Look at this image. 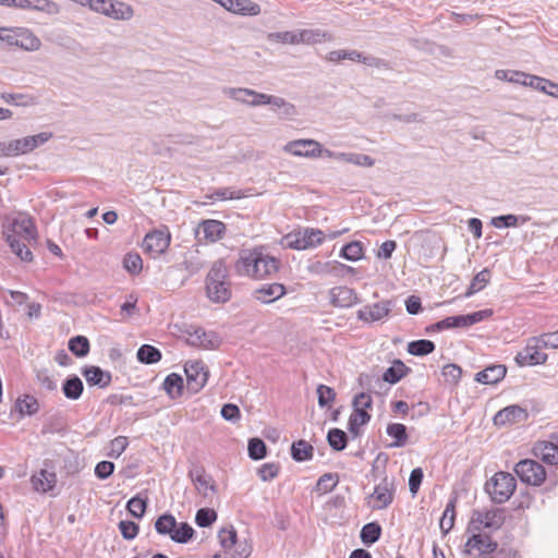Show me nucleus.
<instances>
[{
	"instance_id": "603ef678",
	"label": "nucleus",
	"mask_w": 558,
	"mask_h": 558,
	"mask_svg": "<svg viewBox=\"0 0 558 558\" xmlns=\"http://www.w3.org/2000/svg\"><path fill=\"white\" fill-rule=\"evenodd\" d=\"M371 415L366 411L354 409L349 418V430L357 436L360 434L359 427L369 422Z\"/></svg>"
},
{
	"instance_id": "de8ad7c7",
	"label": "nucleus",
	"mask_w": 558,
	"mask_h": 558,
	"mask_svg": "<svg viewBox=\"0 0 558 558\" xmlns=\"http://www.w3.org/2000/svg\"><path fill=\"white\" fill-rule=\"evenodd\" d=\"M174 527H177V520L170 513L161 514L155 522V530L160 535L171 536Z\"/></svg>"
},
{
	"instance_id": "052dcab7",
	"label": "nucleus",
	"mask_w": 558,
	"mask_h": 558,
	"mask_svg": "<svg viewBox=\"0 0 558 558\" xmlns=\"http://www.w3.org/2000/svg\"><path fill=\"white\" fill-rule=\"evenodd\" d=\"M123 267L133 275L141 272L143 268L142 257L137 253H128L123 259Z\"/></svg>"
},
{
	"instance_id": "4d7b16f0",
	"label": "nucleus",
	"mask_w": 558,
	"mask_h": 558,
	"mask_svg": "<svg viewBox=\"0 0 558 558\" xmlns=\"http://www.w3.org/2000/svg\"><path fill=\"white\" fill-rule=\"evenodd\" d=\"M337 484H338V475L337 474L325 473L324 475H322L318 478V481L316 483L315 490L318 494H327V493L331 492L336 487Z\"/></svg>"
},
{
	"instance_id": "9d476101",
	"label": "nucleus",
	"mask_w": 558,
	"mask_h": 558,
	"mask_svg": "<svg viewBox=\"0 0 558 558\" xmlns=\"http://www.w3.org/2000/svg\"><path fill=\"white\" fill-rule=\"evenodd\" d=\"M543 345L537 337L531 338L525 348L518 352L515 356L517 364L520 366L544 364L548 356L541 351Z\"/></svg>"
},
{
	"instance_id": "c756f323",
	"label": "nucleus",
	"mask_w": 558,
	"mask_h": 558,
	"mask_svg": "<svg viewBox=\"0 0 558 558\" xmlns=\"http://www.w3.org/2000/svg\"><path fill=\"white\" fill-rule=\"evenodd\" d=\"M227 10L240 14L255 16L260 13V7L252 0H229Z\"/></svg>"
},
{
	"instance_id": "aec40b11",
	"label": "nucleus",
	"mask_w": 558,
	"mask_h": 558,
	"mask_svg": "<svg viewBox=\"0 0 558 558\" xmlns=\"http://www.w3.org/2000/svg\"><path fill=\"white\" fill-rule=\"evenodd\" d=\"M330 304L335 307H351L360 302L357 293L349 287H335L329 290Z\"/></svg>"
},
{
	"instance_id": "f3484780",
	"label": "nucleus",
	"mask_w": 558,
	"mask_h": 558,
	"mask_svg": "<svg viewBox=\"0 0 558 558\" xmlns=\"http://www.w3.org/2000/svg\"><path fill=\"white\" fill-rule=\"evenodd\" d=\"M170 233L161 230H154L147 233L143 241V248L154 257L165 253L170 244Z\"/></svg>"
},
{
	"instance_id": "9b49d317",
	"label": "nucleus",
	"mask_w": 558,
	"mask_h": 558,
	"mask_svg": "<svg viewBox=\"0 0 558 558\" xmlns=\"http://www.w3.org/2000/svg\"><path fill=\"white\" fill-rule=\"evenodd\" d=\"M192 330H186L187 343L193 347H198L206 350L217 349L221 340L214 331H205L201 327H191Z\"/></svg>"
},
{
	"instance_id": "39448f33",
	"label": "nucleus",
	"mask_w": 558,
	"mask_h": 558,
	"mask_svg": "<svg viewBox=\"0 0 558 558\" xmlns=\"http://www.w3.org/2000/svg\"><path fill=\"white\" fill-rule=\"evenodd\" d=\"M493 315V311L489 308L473 312L471 314L466 315H457V316H449L445 319H441L435 324H433L430 327L427 328L428 331H441L444 329H450V328H466L470 326H473L480 322H483L484 319L490 317Z\"/></svg>"
},
{
	"instance_id": "37998d69",
	"label": "nucleus",
	"mask_w": 558,
	"mask_h": 558,
	"mask_svg": "<svg viewBox=\"0 0 558 558\" xmlns=\"http://www.w3.org/2000/svg\"><path fill=\"white\" fill-rule=\"evenodd\" d=\"M137 360L144 364H154L161 360V352L150 344H143L137 350Z\"/></svg>"
},
{
	"instance_id": "cd10ccee",
	"label": "nucleus",
	"mask_w": 558,
	"mask_h": 558,
	"mask_svg": "<svg viewBox=\"0 0 558 558\" xmlns=\"http://www.w3.org/2000/svg\"><path fill=\"white\" fill-rule=\"evenodd\" d=\"M31 482L33 488L39 493H47L51 490L56 483L57 476L53 472H49L47 470H40L38 473L32 475Z\"/></svg>"
},
{
	"instance_id": "3c124183",
	"label": "nucleus",
	"mask_w": 558,
	"mask_h": 558,
	"mask_svg": "<svg viewBox=\"0 0 558 558\" xmlns=\"http://www.w3.org/2000/svg\"><path fill=\"white\" fill-rule=\"evenodd\" d=\"M194 535L193 527L186 522H177V527H174L170 538L173 542L185 544L187 543Z\"/></svg>"
},
{
	"instance_id": "20e7f679",
	"label": "nucleus",
	"mask_w": 558,
	"mask_h": 558,
	"mask_svg": "<svg viewBox=\"0 0 558 558\" xmlns=\"http://www.w3.org/2000/svg\"><path fill=\"white\" fill-rule=\"evenodd\" d=\"M517 487V481L508 472H497L485 484V492L495 504H504L510 499Z\"/></svg>"
},
{
	"instance_id": "0eeeda50",
	"label": "nucleus",
	"mask_w": 558,
	"mask_h": 558,
	"mask_svg": "<svg viewBox=\"0 0 558 558\" xmlns=\"http://www.w3.org/2000/svg\"><path fill=\"white\" fill-rule=\"evenodd\" d=\"M325 233L319 229L305 228L298 232L289 233L284 240L287 246L294 250H306L323 243Z\"/></svg>"
},
{
	"instance_id": "ddd939ff",
	"label": "nucleus",
	"mask_w": 558,
	"mask_h": 558,
	"mask_svg": "<svg viewBox=\"0 0 558 558\" xmlns=\"http://www.w3.org/2000/svg\"><path fill=\"white\" fill-rule=\"evenodd\" d=\"M395 490V482L388 477L383 478V481L375 486L371 495V498L375 500L373 509L383 510L388 508L393 501Z\"/></svg>"
},
{
	"instance_id": "7c9ffc66",
	"label": "nucleus",
	"mask_w": 558,
	"mask_h": 558,
	"mask_svg": "<svg viewBox=\"0 0 558 558\" xmlns=\"http://www.w3.org/2000/svg\"><path fill=\"white\" fill-rule=\"evenodd\" d=\"M162 387L169 398L174 400L182 396L184 388L183 378L177 373H171L165 378Z\"/></svg>"
},
{
	"instance_id": "c03bdc74",
	"label": "nucleus",
	"mask_w": 558,
	"mask_h": 558,
	"mask_svg": "<svg viewBox=\"0 0 558 558\" xmlns=\"http://www.w3.org/2000/svg\"><path fill=\"white\" fill-rule=\"evenodd\" d=\"M435 350V343L427 339L414 340L408 343V352L415 356L427 355Z\"/></svg>"
},
{
	"instance_id": "e2e57ef3",
	"label": "nucleus",
	"mask_w": 558,
	"mask_h": 558,
	"mask_svg": "<svg viewBox=\"0 0 558 558\" xmlns=\"http://www.w3.org/2000/svg\"><path fill=\"white\" fill-rule=\"evenodd\" d=\"M147 502L145 499L135 496L126 504V509L134 518H142L146 511Z\"/></svg>"
},
{
	"instance_id": "338daca9",
	"label": "nucleus",
	"mask_w": 558,
	"mask_h": 558,
	"mask_svg": "<svg viewBox=\"0 0 558 558\" xmlns=\"http://www.w3.org/2000/svg\"><path fill=\"white\" fill-rule=\"evenodd\" d=\"M129 445L128 438L124 436H118L110 441V450L108 456L110 458H119Z\"/></svg>"
},
{
	"instance_id": "b1692460",
	"label": "nucleus",
	"mask_w": 558,
	"mask_h": 558,
	"mask_svg": "<svg viewBox=\"0 0 558 558\" xmlns=\"http://www.w3.org/2000/svg\"><path fill=\"white\" fill-rule=\"evenodd\" d=\"M82 375L90 386L106 388L111 384L112 376L109 372L102 371L99 366H86Z\"/></svg>"
},
{
	"instance_id": "423d86ee",
	"label": "nucleus",
	"mask_w": 558,
	"mask_h": 558,
	"mask_svg": "<svg viewBox=\"0 0 558 558\" xmlns=\"http://www.w3.org/2000/svg\"><path fill=\"white\" fill-rule=\"evenodd\" d=\"M505 522L502 509L473 510L468 532H480L483 529L498 530Z\"/></svg>"
},
{
	"instance_id": "f704fd0d",
	"label": "nucleus",
	"mask_w": 558,
	"mask_h": 558,
	"mask_svg": "<svg viewBox=\"0 0 558 558\" xmlns=\"http://www.w3.org/2000/svg\"><path fill=\"white\" fill-rule=\"evenodd\" d=\"M299 44L314 45L325 40H330V35L322 29H298Z\"/></svg>"
},
{
	"instance_id": "13d9d810",
	"label": "nucleus",
	"mask_w": 558,
	"mask_h": 558,
	"mask_svg": "<svg viewBox=\"0 0 558 558\" xmlns=\"http://www.w3.org/2000/svg\"><path fill=\"white\" fill-rule=\"evenodd\" d=\"M248 457L252 460H260L266 457L267 447L260 438H251L248 440Z\"/></svg>"
},
{
	"instance_id": "393cba45",
	"label": "nucleus",
	"mask_w": 558,
	"mask_h": 558,
	"mask_svg": "<svg viewBox=\"0 0 558 558\" xmlns=\"http://www.w3.org/2000/svg\"><path fill=\"white\" fill-rule=\"evenodd\" d=\"M40 409L36 397L29 393L20 396L14 403L13 410L20 414V417L33 416Z\"/></svg>"
},
{
	"instance_id": "bb28decb",
	"label": "nucleus",
	"mask_w": 558,
	"mask_h": 558,
	"mask_svg": "<svg viewBox=\"0 0 558 558\" xmlns=\"http://www.w3.org/2000/svg\"><path fill=\"white\" fill-rule=\"evenodd\" d=\"M534 454L543 462L558 465V445L550 441H538L534 446Z\"/></svg>"
},
{
	"instance_id": "5701e85b",
	"label": "nucleus",
	"mask_w": 558,
	"mask_h": 558,
	"mask_svg": "<svg viewBox=\"0 0 558 558\" xmlns=\"http://www.w3.org/2000/svg\"><path fill=\"white\" fill-rule=\"evenodd\" d=\"M190 477L196 490L204 497H207L209 492L214 493L216 490L211 476L207 475L203 468L197 466L192 469L190 471Z\"/></svg>"
},
{
	"instance_id": "2eb2a0df",
	"label": "nucleus",
	"mask_w": 558,
	"mask_h": 558,
	"mask_svg": "<svg viewBox=\"0 0 558 558\" xmlns=\"http://www.w3.org/2000/svg\"><path fill=\"white\" fill-rule=\"evenodd\" d=\"M392 306V301L385 300L371 305H365L357 311L356 315L360 320L366 323L379 322L390 314Z\"/></svg>"
},
{
	"instance_id": "a211bd4d",
	"label": "nucleus",
	"mask_w": 558,
	"mask_h": 558,
	"mask_svg": "<svg viewBox=\"0 0 558 558\" xmlns=\"http://www.w3.org/2000/svg\"><path fill=\"white\" fill-rule=\"evenodd\" d=\"M529 417L527 411L520 405L512 404L498 411L494 416L495 425H507L525 422Z\"/></svg>"
},
{
	"instance_id": "6e6d98bb",
	"label": "nucleus",
	"mask_w": 558,
	"mask_h": 558,
	"mask_svg": "<svg viewBox=\"0 0 558 558\" xmlns=\"http://www.w3.org/2000/svg\"><path fill=\"white\" fill-rule=\"evenodd\" d=\"M218 538H219V543H220L221 547L226 551H229L236 544V541H238L236 531L234 530L233 526L222 527L218 532Z\"/></svg>"
},
{
	"instance_id": "a19ab883",
	"label": "nucleus",
	"mask_w": 558,
	"mask_h": 558,
	"mask_svg": "<svg viewBox=\"0 0 558 558\" xmlns=\"http://www.w3.org/2000/svg\"><path fill=\"white\" fill-rule=\"evenodd\" d=\"M269 105L281 117L290 118L296 114V108L293 104L288 102L284 98L271 95Z\"/></svg>"
},
{
	"instance_id": "864d4df0",
	"label": "nucleus",
	"mask_w": 558,
	"mask_h": 558,
	"mask_svg": "<svg viewBox=\"0 0 558 558\" xmlns=\"http://www.w3.org/2000/svg\"><path fill=\"white\" fill-rule=\"evenodd\" d=\"M35 378L36 383L47 391H56L58 388L57 380L46 368L36 369Z\"/></svg>"
},
{
	"instance_id": "e433bc0d",
	"label": "nucleus",
	"mask_w": 558,
	"mask_h": 558,
	"mask_svg": "<svg viewBox=\"0 0 558 558\" xmlns=\"http://www.w3.org/2000/svg\"><path fill=\"white\" fill-rule=\"evenodd\" d=\"M530 217L529 216H517V215H512V214H509V215H501V216H497V217H494L490 221V223L495 227V228H512V227H517L519 225H524L526 223L527 221H530Z\"/></svg>"
},
{
	"instance_id": "bf43d9fd",
	"label": "nucleus",
	"mask_w": 558,
	"mask_h": 558,
	"mask_svg": "<svg viewBox=\"0 0 558 558\" xmlns=\"http://www.w3.org/2000/svg\"><path fill=\"white\" fill-rule=\"evenodd\" d=\"M217 520V513L210 508H201L196 512L195 522L201 527L210 526Z\"/></svg>"
},
{
	"instance_id": "49530a36",
	"label": "nucleus",
	"mask_w": 558,
	"mask_h": 558,
	"mask_svg": "<svg viewBox=\"0 0 558 558\" xmlns=\"http://www.w3.org/2000/svg\"><path fill=\"white\" fill-rule=\"evenodd\" d=\"M340 256L350 262H356L363 258L364 250L360 241H352L345 244L340 252Z\"/></svg>"
},
{
	"instance_id": "69168bd1",
	"label": "nucleus",
	"mask_w": 558,
	"mask_h": 558,
	"mask_svg": "<svg viewBox=\"0 0 558 558\" xmlns=\"http://www.w3.org/2000/svg\"><path fill=\"white\" fill-rule=\"evenodd\" d=\"M318 404L320 408L330 405L336 398V392L332 388L326 385H319L317 387Z\"/></svg>"
},
{
	"instance_id": "7ed1b4c3",
	"label": "nucleus",
	"mask_w": 558,
	"mask_h": 558,
	"mask_svg": "<svg viewBox=\"0 0 558 558\" xmlns=\"http://www.w3.org/2000/svg\"><path fill=\"white\" fill-rule=\"evenodd\" d=\"M206 293L214 303H226L231 299V282L222 259L214 262L207 274Z\"/></svg>"
},
{
	"instance_id": "473e14b6",
	"label": "nucleus",
	"mask_w": 558,
	"mask_h": 558,
	"mask_svg": "<svg viewBox=\"0 0 558 558\" xmlns=\"http://www.w3.org/2000/svg\"><path fill=\"white\" fill-rule=\"evenodd\" d=\"M15 46L25 50H37L40 47V40L29 29L17 27Z\"/></svg>"
},
{
	"instance_id": "a878e982",
	"label": "nucleus",
	"mask_w": 558,
	"mask_h": 558,
	"mask_svg": "<svg viewBox=\"0 0 558 558\" xmlns=\"http://www.w3.org/2000/svg\"><path fill=\"white\" fill-rule=\"evenodd\" d=\"M506 374L507 367L505 365H490L478 372L475 376V380L484 385H494L504 379Z\"/></svg>"
},
{
	"instance_id": "4be33fe9",
	"label": "nucleus",
	"mask_w": 558,
	"mask_h": 558,
	"mask_svg": "<svg viewBox=\"0 0 558 558\" xmlns=\"http://www.w3.org/2000/svg\"><path fill=\"white\" fill-rule=\"evenodd\" d=\"M286 294V288L281 283H267L256 289L254 296L262 303L268 304L282 298Z\"/></svg>"
},
{
	"instance_id": "5fc2aeb1",
	"label": "nucleus",
	"mask_w": 558,
	"mask_h": 558,
	"mask_svg": "<svg viewBox=\"0 0 558 558\" xmlns=\"http://www.w3.org/2000/svg\"><path fill=\"white\" fill-rule=\"evenodd\" d=\"M267 40L270 43L299 45V31L269 33Z\"/></svg>"
},
{
	"instance_id": "dca6fc26",
	"label": "nucleus",
	"mask_w": 558,
	"mask_h": 558,
	"mask_svg": "<svg viewBox=\"0 0 558 558\" xmlns=\"http://www.w3.org/2000/svg\"><path fill=\"white\" fill-rule=\"evenodd\" d=\"M283 150L299 157H319L322 154V145L314 140H295L287 143Z\"/></svg>"
},
{
	"instance_id": "680f3d73",
	"label": "nucleus",
	"mask_w": 558,
	"mask_h": 558,
	"mask_svg": "<svg viewBox=\"0 0 558 558\" xmlns=\"http://www.w3.org/2000/svg\"><path fill=\"white\" fill-rule=\"evenodd\" d=\"M225 96L247 105L248 99L252 97V89L250 88H234V87H227L223 89Z\"/></svg>"
},
{
	"instance_id": "412c9836",
	"label": "nucleus",
	"mask_w": 558,
	"mask_h": 558,
	"mask_svg": "<svg viewBox=\"0 0 558 558\" xmlns=\"http://www.w3.org/2000/svg\"><path fill=\"white\" fill-rule=\"evenodd\" d=\"M204 234V239L208 242H217L223 238L226 233V225L222 221L208 219L199 223L197 229V235Z\"/></svg>"
},
{
	"instance_id": "6ab92c4d",
	"label": "nucleus",
	"mask_w": 558,
	"mask_h": 558,
	"mask_svg": "<svg viewBox=\"0 0 558 558\" xmlns=\"http://www.w3.org/2000/svg\"><path fill=\"white\" fill-rule=\"evenodd\" d=\"M0 4L21 9H34L51 15L59 13L58 4L50 0H0Z\"/></svg>"
},
{
	"instance_id": "f03ea898",
	"label": "nucleus",
	"mask_w": 558,
	"mask_h": 558,
	"mask_svg": "<svg viewBox=\"0 0 558 558\" xmlns=\"http://www.w3.org/2000/svg\"><path fill=\"white\" fill-rule=\"evenodd\" d=\"M279 266V259L265 253L262 248H254L241 252L240 258L235 264V269L241 275L263 279L276 274Z\"/></svg>"
},
{
	"instance_id": "6e6552de",
	"label": "nucleus",
	"mask_w": 558,
	"mask_h": 558,
	"mask_svg": "<svg viewBox=\"0 0 558 558\" xmlns=\"http://www.w3.org/2000/svg\"><path fill=\"white\" fill-rule=\"evenodd\" d=\"M517 476L525 484L539 486L546 478L544 466L535 460L524 459L513 469Z\"/></svg>"
},
{
	"instance_id": "72a5a7b5",
	"label": "nucleus",
	"mask_w": 558,
	"mask_h": 558,
	"mask_svg": "<svg viewBox=\"0 0 558 558\" xmlns=\"http://www.w3.org/2000/svg\"><path fill=\"white\" fill-rule=\"evenodd\" d=\"M456 504L457 497H451L446 505L442 517L440 518L439 526L444 534H448L454 525Z\"/></svg>"
},
{
	"instance_id": "a18cd8bd",
	"label": "nucleus",
	"mask_w": 558,
	"mask_h": 558,
	"mask_svg": "<svg viewBox=\"0 0 558 558\" xmlns=\"http://www.w3.org/2000/svg\"><path fill=\"white\" fill-rule=\"evenodd\" d=\"M489 280H490V271H489V269L484 268L483 270L477 272L474 276V278L472 279L471 284L465 292V296L469 298V296L475 294L476 292L483 290L486 287V284L489 282Z\"/></svg>"
},
{
	"instance_id": "79ce46f5",
	"label": "nucleus",
	"mask_w": 558,
	"mask_h": 558,
	"mask_svg": "<svg viewBox=\"0 0 558 558\" xmlns=\"http://www.w3.org/2000/svg\"><path fill=\"white\" fill-rule=\"evenodd\" d=\"M381 535V526L377 522H371L365 524L360 533V537L363 544L372 545L376 543Z\"/></svg>"
},
{
	"instance_id": "f8f14e48",
	"label": "nucleus",
	"mask_w": 558,
	"mask_h": 558,
	"mask_svg": "<svg viewBox=\"0 0 558 558\" xmlns=\"http://www.w3.org/2000/svg\"><path fill=\"white\" fill-rule=\"evenodd\" d=\"M52 134L49 132H41L39 134L33 135V136H26L19 140L10 141V148L13 156L19 155H25L34 149H36L38 146L45 144L51 138Z\"/></svg>"
},
{
	"instance_id": "f257e3e1",
	"label": "nucleus",
	"mask_w": 558,
	"mask_h": 558,
	"mask_svg": "<svg viewBox=\"0 0 558 558\" xmlns=\"http://www.w3.org/2000/svg\"><path fill=\"white\" fill-rule=\"evenodd\" d=\"M4 235L12 253L21 260L33 259L31 246L37 241V230L29 216L19 214L7 227Z\"/></svg>"
},
{
	"instance_id": "4468645a",
	"label": "nucleus",
	"mask_w": 558,
	"mask_h": 558,
	"mask_svg": "<svg viewBox=\"0 0 558 558\" xmlns=\"http://www.w3.org/2000/svg\"><path fill=\"white\" fill-rule=\"evenodd\" d=\"M464 545L463 553L470 555L473 549H476L481 555L486 556L493 554L497 549V543L493 541L490 535L480 532H471Z\"/></svg>"
},
{
	"instance_id": "8fccbe9b",
	"label": "nucleus",
	"mask_w": 558,
	"mask_h": 558,
	"mask_svg": "<svg viewBox=\"0 0 558 558\" xmlns=\"http://www.w3.org/2000/svg\"><path fill=\"white\" fill-rule=\"evenodd\" d=\"M69 350L77 357H84L89 352V341L84 336H75L69 340Z\"/></svg>"
},
{
	"instance_id": "c9c22d12",
	"label": "nucleus",
	"mask_w": 558,
	"mask_h": 558,
	"mask_svg": "<svg viewBox=\"0 0 558 558\" xmlns=\"http://www.w3.org/2000/svg\"><path fill=\"white\" fill-rule=\"evenodd\" d=\"M313 451V446L303 439L294 441L291 446V456L298 462L311 460Z\"/></svg>"
},
{
	"instance_id": "774afa93",
	"label": "nucleus",
	"mask_w": 558,
	"mask_h": 558,
	"mask_svg": "<svg viewBox=\"0 0 558 558\" xmlns=\"http://www.w3.org/2000/svg\"><path fill=\"white\" fill-rule=\"evenodd\" d=\"M461 374V367L456 364H447L442 368V376L445 377V380L452 385L458 384Z\"/></svg>"
},
{
	"instance_id": "4c0bfd02",
	"label": "nucleus",
	"mask_w": 558,
	"mask_h": 558,
	"mask_svg": "<svg viewBox=\"0 0 558 558\" xmlns=\"http://www.w3.org/2000/svg\"><path fill=\"white\" fill-rule=\"evenodd\" d=\"M529 86L549 96L558 98V84L549 80L533 75L529 78Z\"/></svg>"
},
{
	"instance_id": "ea45409f",
	"label": "nucleus",
	"mask_w": 558,
	"mask_h": 558,
	"mask_svg": "<svg viewBox=\"0 0 558 558\" xmlns=\"http://www.w3.org/2000/svg\"><path fill=\"white\" fill-rule=\"evenodd\" d=\"M387 434L395 439L391 447L401 448L407 445L408 434L407 427L400 423H391L387 426Z\"/></svg>"
},
{
	"instance_id": "0e129e2a",
	"label": "nucleus",
	"mask_w": 558,
	"mask_h": 558,
	"mask_svg": "<svg viewBox=\"0 0 558 558\" xmlns=\"http://www.w3.org/2000/svg\"><path fill=\"white\" fill-rule=\"evenodd\" d=\"M244 193L241 190H234L231 187H221L216 190L211 195V199H240L244 197Z\"/></svg>"
},
{
	"instance_id": "09e8293b",
	"label": "nucleus",
	"mask_w": 558,
	"mask_h": 558,
	"mask_svg": "<svg viewBox=\"0 0 558 558\" xmlns=\"http://www.w3.org/2000/svg\"><path fill=\"white\" fill-rule=\"evenodd\" d=\"M327 440L335 451H341L347 447L348 436L342 429L331 428L327 434Z\"/></svg>"
},
{
	"instance_id": "1a4fd4ad",
	"label": "nucleus",
	"mask_w": 558,
	"mask_h": 558,
	"mask_svg": "<svg viewBox=\"0 0 558 558\" xmlns=\"http://www.w3.org/2000/svg\"><path fill=\"white\" fill-rule=\"evenodd\" d=\"M187 389L196 393L207 384L209 372L203 361H187L184 365Z\"/></svg>"
},
{
	"instance_id": "58836bf2",
	"label": "nucleus",
	"mask_w": 558,
	"mask_h": 558,
	"mask_svg": "<svg viewBox=\"0 0 558 558\" xmlns=\"http://www.w3.org/2000/svg\"><path fill=\"white\" fill-rule=\"evenodd\" d=\"M409 371L402 361L397 360L385 371L383 379L389 384H397Z\"/></svg>"
},
{
	"instance_id": "c85d7f7f",
	"label": "nucleus",
	"mask_w": 558,
	"mask_h": 558,
	"mask_svg": "<svg viewBox=\"0 0 558 558\" xmlns=\"http://www.w3.org/2000/svg\"><path fill=\"white\" fill-rule=\"evenodd\" d=\"M104 15L118 21H128L132 19L133 8L124 2L109 0Z\"/></svg>"
},
{
	"instance_id": "2f4dec72",
	"label": "nucleus",
	"mask_w": 558,
	"mask_h": 558,
	"mask_svg": "<svg viewBox=\"0 0 558 558\" xmlns=\"http://www.w3.org/2000/svg\"><path fill=\"white\" fill-rule=\"evenodd\" d=\"M84 390L82 379L76 375L69 376L62 384V392L66 399L77 400Z\"/></svg>"
}]
</instances>
